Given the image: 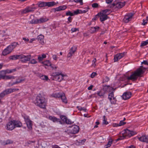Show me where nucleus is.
Returning <instances> with one entry per match:
<instances>
[{
	"instance_id": "aec40b11",
	"label": "nucleus",
	"mask_w": 148,
	"mask_h": 148,
	"mask_svg": "<svg viewBox=\"0 0 148 148\" xmlns=\"http://www.w3.org/2000/svg\"><path fill=\"white\" fill-rule=\"evenodd\" d=\"M37 38L40 43L42 45L44 43V36L43 35H40L38 36Z\"/></svg>"
},
{
	"instance_id": "7c9ffc66",
	"label": "nucleus",
	"mask_w": 148,
	"mask_h": 148,
	"mask_svg": "<svg viewBox=\"0 0 148 148\" xmlns=\"http://www.w3.org/2000/svg\"><path fill=\"white\" fill-rule=\"evenodd\" d=\"M113 141V140L111 138H110L109 139V140L107 144L105 145L106 148H108V147H110L112 144Z\"/></svg>"
},
{
	"instance_id": "3c124183",
	"label": "nucleus",
	"mask_w": 148,
	"mask_h": 148,
	"mask_svg": "<svg viewBox=\"0 0 148 148\" xmlns=\"http://www.w3.org/2000/svg\"><path fill=\"white\" fill-rule=\"evenodd\" d=\"M103 124L107 125L108 124V122L107 121V119H106V116H103Z\"/></svg>"
},
{
	"instance_id": "4468645a",
	"label": "nucleus",
	"mask_w": 148,
	"mask_h": 148,
	"mask_svg": "<svg viewBox=\"0 0 148 148\" xmlns=\"http://www.w3.org/2000/svg\"><path fill=\"white\" fill-rule=\"evenodd\" d=\"M98 15L100 17V20L101 22H103L106 20L108 18L107 15L100 12L98 14Z\"/></svg>"
},
{
	"instance_id": "6ab92c4d",
	"label": "nucleus",
	"mask_w": 148,
	"mask_h": 148,
	"mask_svg": "<svg viewBox=\"0 0 148 148\" xmlns=\"http://www.w3.org/2000/svg\"><path fill=\"white\" fill-rule=\"evenodd\" d=\"M99 27L98 26L91 27L90 29V32L91 33L93 34L99 30Z\"/></svg>"
},
{
	"instance_id": "e2e57ef3",
	"label": "nucleus",
	"mask_w": 148,
	"mask_h": 148,
	"mask_svg": "<svg viewBox=\"0 0 148 148\" xmlns=\"http://www.w3.org/2000/svg\"><path fill=\"white\" fill-rule=\"evenodd\" d=\"M124 139V137L123 136H119V137L116 140L117 141H118L120 140L123 139Z\"/></svg>"
},
{
	"instance_id": "9b49d317",
	"label": "nucleus",
	"mask_w": 148,
	"mask_h": 148,
	"mask_svg": "<svg viewBox=\"0 0 148 148\" xmlns=\"http://www.w3.org/2000/svg\"><path fill=\"white\" fill-rule=\"evenodd\" d=\"M13 120L9 121L6 124L7 129L9 130H12L15 128Z\"/></svg>"
},
{
	"instance_id": "2f4dec72",
	"label": "nucleus",
	"mask_w": 148,
	"mask_h": 148,
	"mask_svg": "<svg viewBox=\"0 0 148 148\" xmlns=\"http://www.w3.org/2000/svg\"><path fill=\"white\" fill-rule=\"evenodd\" d=\"M46 6L48 7L53 6L56 4V3L54 1L46 2Z\"/></svg>"
},
{
	"instance_id": "2eb2a0df",
	"label": "nucleus",
	"mask_w": 148,
	"mask_h": 148,
	"mask_svg": "<svg viewBox=\"0 0 148 148\" xmlns=\"http://www.w3.org/2000/svg\"><path fill=\"white\" fill-rule=\"evenodd\" d=\"M132 95L131 92H124L122 95L123 98L125 100L130 99Z\"/></svg>"
},
{
	"instance_id": "69168bd1",
	"label": "nucleus",
	"mask_w": 148,
	"mask_h": 148,
	"mask_svg": "<svg viewBox=\"0 0 148 148\" xmlns=\"http://www.w3.org/2000/svg\"><path fill=\"white\" fill-rule=\"evenodd\" d=\"M109 79V78L107 76L104 79V81L106 82H108Z\"/></svg>"
},
{
	"instance_id": "7ed1b4c3",
	"label": "nucleus",
	"mask_w": 148,
	"mask_h": 148,
	"mask_svg": "<svg viewBox=\"0 0 148 148\" xmlns=\"http://www.w3.org/2000/svg\"><path fill=\"white\" fill-rule=\"evenodd\" d=\"M107 3L110 4L111 8L115 7L118 9H120L123 7L125 3L124 1H115L112 3V1H106Z\"/></svg>"
},
{
	"instance_id": "c03bdc74",
	"label": "nucleus",
	"mask_w": 148,
	"mask_h": 148,
	"mask_svg": "<svg viewBox=\"0 0 148 148\" xmlns=\"http://www.w3.org/2000/svg\"><path fill=\"white\" fill-rule=\"evenodd\" d=\"M61 95L59 93H53L52 95V96L55 98H59Z\"/></svg>"
},
{
	"instance_id": "9d476101",
	"label": "nucleus",
	"mask_w": 148,
	"mask_h": 148,
	"mask_svg": "<svg viewBox=\"0 0 148 148\" xmlns=\"http://www.w3.org/2000/svg\"><path fill=\"white\" fill-rule=\"evenodd\" d=\"M134 14L130 13L126 15L123 19V21L125 23H128L129 21L131 20Z\"/></svg>"
},
{
	"instance_id": "473e14b6",
	"label": "nucleus",
	"mask_w": 148,
	"mask_h": 148,
	"mask_svg": "<svg viewBox=\"0 0 148 148\" xmlns=\"http://www.w3.org/2000/svg\"><path fill=\"white\" fill-rule=\"evenodd\" d=\"M145 135L143 134L140 137H138V140L140 141L143 142H145Z\"/></svg>"
},
{
	"instance_id": "de8ad7c7",
	"label": "nucleus",
	"mask_w": 148,
	"mask_h": 148,
	"mask_svg": "<svg viewBox=\"0 0 148 148\" xmlns=\"http://www.w3.org/2000/svg\"><path fill=\"white\" fill-rule=\"evenodd\" d=\"M77 108L80 111L83 110L84 112H86V109L85 108H82L79 106H77Z\"/></svg>"
},
{
	"instance_id": "338daca9",
	"label": "nucleus",
	"mask_w": 148,
	"mask_h": 148,
	"mask_svg": "<svg viewBox=\"0 0 148 148\" xmlns=\"http://www.w3.org/2000/svg\"><path fill=\"white\" fill-rule=\"evenodd\" d=\"M141 64H144L148 65V62L146 60L143 61L142 62H141Z\"/></svg>"
},
{
	"instance_id": "412c9836",
	"label": "nucleus",
	"mask_w": 148,
	"mask_h": 148,
	"mask_svg": "<svg viewBox=\"0 0 148 148\" xmlns=\"http://www.w3.org/2000/svg\"><path fill=\"white\" fill-rule=\"evenodd\" d=\"M33 11V9L29 7H27L25 9L23 10L21 12L23 14H26L29 12H31Z\"/></svg>"
},
{
	"instance_id": "e433bc0d",
	"label": "nucleus",
	"mask_w": 148,
	"mask_h": 148,
	"mask_svg": "<svg viewBox=\"0 0 148 148\" xmlns=\"http://www.w3.org/2000/svg\"><path fill=\"white\" fill-rule=\"evenodd\" d=\"M40 78L44 80H45L46 81H48V80H50L48 76L46 75H42L40 76Z\"/></svg>"
},
{
	"instance_id": "423d86ee",
	"label": "nucleus",
	"mask_w": 148,
	"mask_h": 148,
	"mask_svg": "<svg viewBox=\"0 0 148 148\" xmlns=\"http://www.w3.org/2000/svg\"><path fill=\"white\" fill-rule=\"evenodd\" d=\"M52 76L54 77L57 81L60 82L63 79L65 75L61 72H54L52 73Z\"/></svg>"
},
{
	"instance_id": "bb28decb",
	"label": "nucleus",
	"mask_w": 148,
	"mask_h": 148,
	"mask_svg": "<svg viewBox=\"0 0 148 148\" xmlns=\"http://www.w3.org/2000/svg\"><path fill=\"white\" fill-rule=\"evenodd\" d=\"M48 19L46 17H42L38 19L39 23H41L48 21Z\"/></svg>"
},
{
	"instance_id": "f704fd0d",
	"label": "nucleus",
	"mask_w": 148,
	"mask_h": 148,
	"mask_svg": "<svg viewBox=\"0 0 148 148\" xmlns=\"http://www.w3.org/2000/svg\"><path fill=\"white\" fill-rule=\"evenodd\" d=\"M101 12L107 15L111 12V10H110L106 9L102 10Z\"/></svg>"
},
{
	"instance_id": "393cba45",
	"label": "nucleus",
	"mask_w": 148,
	"mask_h": 148,
	"mask_svg": "<svg viewBox=\"0 0 148 148\" xmlns=\"http://www.w3.org/2000/svg\"><path fill=\"white\" fill-rule=\"evenodd\" d=\"M25 80V79H20L19 78H18L16 79V81L15 82H14L12 83L11 84V85L13 86L14 84H18L24 81Z\"/></svg>"
},
{
	"instance_id": "f257e3e1",
	"label": "nucleus",
	"mask_w": 148,
	"mask_h": 148,
	"mask_svg": "<svg viewBox=\"0 0 148 148\" xmlns=\"http://www.w3.org/2000/svg\"><path fill=\"white\" fill-rule=\"evenodd\" d=\"M35 103L36 106L40 108L45 109L47 106V102L43 95L39 94L36 97Z\"/></svg>"
},
{
	"instance_id": "09e8293b",
	"label": "nucleus",
	"mask_w": 148,
	"mask_h": 148,
	"mask_svg": "<svg viewBox=\"0 0 148 148\" xmlns=\"http://www.w3.org/2000/svg\"><path fill=\"white\" fill-rule=\"evenodd\" d=\"M30 63L32 64H35L37 63V62L36 59H33L30 60Z\"/></svg>"
},
{
	"instance_id": "ea45409f",
	"label": "nucleus",
	"mask_w": 148,
	"mask_h": 148,
	"mask_svg": "<svg viewBox=\"0 0 148 148\" xmlns=\"http://www.w3.org/2000/svg\"><path fill=\"white\" fill-rule=\"evenodd\" d=\"M15 79L14 76L12 75H5V79Z\"/></svg>"
},
{
	"instance_id": "20e7f679",
	"label": "nucleus",
	"mask_w": 148,
	"mask_h": 148,
	"mask_svg": "<svg viewBox=\"0 0 148 148\" xmlns=\"http://www.w3.org/2000/svg\"><path fill=\"white\" fill-rule=\"evenodd\" d=\"M18 43L14 42L8 46L2 52V55L6 56L10 53L18 45Z\"/></svg>"
},
{
	"instance_id": "0e129e2a",
	"label": "nucleus",
	"mask_w": 148,
	"mask_h": 148,
	"mask_svg": "<svg viewBox=\"0 0 148 148\" xmlns=\"http://www.w3.org/2000/svg\"><path fill=\"white\" fill-rule=\"evenodd\" d=\"M53 69H56L57 68V66H56L54 65H52L51 64V66H50Z\"/></svg>"
},
{
	"instance_id": "72a5a7b5",
	"label": "nucleus",
	"mask_w": 148,
	"mask_h": 148,
	"mask_svg": "<svg viewBox=\"0 0 148 148\" xmlns=\"http://www.w3.org/2000/svg\"><path fill=\"white\" fill-rule=\"evenodd\" d=\"M3 71H2L0 72V79H5V78L6 73H4V72H3Z\"/></svg>"
},
{
	"instance_id": "a211bd4d",
	"label": "nucleus",
	"mask_w": 148,
	"mask_h": 148,
	"mask_svg": "<svg viewBox=\"0 0 148 148\" xmlns=\"http://www.w3.org/2000/svg\"><path fill=\"white\" fill-rule=\"evenodd\" d=\"M13 120L15 128L16 127H21L22 126V124L20 121L15 120Z\"/></svg>"
},
{
	"instance_id": "39448f33",
	"label": "nucleus",
	"mask_w": 148,
	"mask_h": 148,
	"mask_svg": "<svg viewBox=\"0 0 148 148\" xmlns=\"http://www.w3.org/2000/svg\"><path fill=\"white\" fill-rule=\"evenodd\" d=\"M122 135L124 138L126 137H130L137 134V132L134 131H130L128 129L125 130L121 132Z\"/></svg>"
},
{
	"instance_id": "a18cd8bd",
	"label": "nucleus",
	"mask_w": 148,
	"mask_h": 148,
	"mask_svg": "<svg viewBox=\"0 0 148 148\" xmlns=\"http://www.w3.org/2000/svg\"><path fill=\"white\" fill-rule=\"evenodd\" d=\"M46 3L45 2H42L39 4V6L40 7H42L46 6Z\"/></svg>"
},
{
	"instance_id": "774afa93",
	"label": "nucleus",
	"mask_w": 148,
	"mask_h": 148,
	"mask_svg": "<svg viewBox=\"0 0 148 148\" xmlns=\"http://www.w3.org/2000/svg\"><path fill=\"white\" fill-rule=\"evenodd\" d=\"M145 142L147 143H148V136H146L145 135Z\"/></svg>"
},
{
	"instance_id": "0eeeda50",
	"label": "nucleus",
	"mask_w": 148,
	"mask_h": 148,
	"mask_svg": "<svg viewBox=\"0 0 148 148\" xmlns=\"http://www.w3.org/2000/svg\"><path fill=\"white\" fill-rule=\"evenodd\" d=\"M79 130V127L76 125H74L68 130V133L71 134H75L77 133Z\"/></svg>"
},
{
	"instance_id": "37998d69",
	"label": "nucleus",
	"mask_w": 148,
	"mask_h": 148,
	"mask_svg": "<svg viewBox=\"0 0 148 148\" xmlns=\"http://www.w3.org/2000/svg\"><path fill=\"white\" fill-rule=\"evenodd\" d=\"M112 104H115L116 103V100L115 97H113L112 99H110Z\"/></svg>"
},
{
	"instance_id": "4be33fe9",
	"label": "nucleus",
	"mask_w": 148,
	"mask_h": 148,
	"mask_svg": "<svg viewBox=\"0 0 148 148\" xmlns=\"http://www.w3.org/2000/svg\"><path fill=\"white\" fill-rule=\"evenodd\" d=\"M66 8V6L65 5H62L58 7L54 8V9L55 10V12L56 11H59L62 10H65Z\"/></svg>"
},
{
	"instance_id": "dca6fc26",
	"label": "nucleus",
	"mask_w": 148,
	"mask_h": 148,
	"mask_svg": "<svg viewBox=\"0 0 148 148\" xmlns=\"http://www.w3.org/2000/svg\"><path fill=\"white\" fill-rule=\"evenodd\" d=\"M61 119L64 122L67 124H71L72 122L69 120L67 119V117L65 116L61 115L60 116Z\"/></svg>"
},
{
	"instance_id": "680f3d73",
	"label": "nucleus",
	"mask_w": 148,
	"mask_h": 148,
	"mask_svg": "<svg viewBox=\"0 0 148 148\" xmlns=\"http://www.w3.org/2000/svg\"><path fill=\"white\" fill-rule=\"evenodd\" d=\"M98 4L97 3H94L92 4V6L93 8H97L98 7Z\"/></svg>"
},
{
	"instance_id": "f8f14e48",
	"label": "nucleus",
	"mask_w": 148,
	"mask_h": 148,
	"mask_svg": "<svg viewBox=\"0 0 148 148\" xmlns=\"http://www.w3.org/2000/svg\"><path fill=\"white\" fill-rule=\"evenodd\" d=\"M31 58V56L28 55L26 56L23 55H20V59H22V60L24 62H26L30 60Z\"/></svg>"
},
{
	"instance_id": "5fc2aeb1",
	"label": "nucleus",
	"mask_w": 148,
	"mask_h": 148,
	"mask_svg": "<svg viewBox=\"0 0 148 148\" xmlns=\"http://www.w3.org/2000/svg\"><path fill=\"white\" fill-rule=\"evenodd\" d=\"M126 124V122H124L123 121H120L119 123L118 124L119 126H121L123 125Z\"/></svg>"
},
{
	"instance_id": "864d4df0",
	"label": "nucleus",
	"mask_w": 148,
	"mask_h": 148,
	"mask_svg": "<svg viewBox=\"0 0 148 148\" xmlns=\"http://www.w3.org/2000/svg\"><path fill=\"white\" fill-rule=\"evenodd\" d=\"M6 95L7 94H6L5 91L4 90L3 92L0 93V98H2L3 97Z\"/></svg>"
},
{
	"instance_id": "c85d7f7f",
	"label": "nucleus",
	"mask_w": 148,
	"mask_h": 148,
	"mask_svg": "<svg viewBox=\"0 0 148 148\" xmlns=\"http://www.w3.org/2000/svg\"><path fill=\"white\" fill-rule=\"evenodd\" d=\"M60 98L63 102L66 103H67V100L64 95H61Z\"/></svg>"
},
{
	"instance_id": "bf43d9fd",
	"label": "nucleus",
	"mask_w": 148,
	"mask_h": 148,
	"mask_svg": "<svg viewBox=\"0 0 148 148\" xmlns=\"http://www.w3.org/2000/svg\"><path fill=\"white\" fill-rule=\"evenodd\" d=\"M97 75V74L95 72H93L91 75V77L92 78L94 77Z\"/></svg>"
},
{
	"instance_id": "603ef678",
	"label": "nucleus",
	"mask_w": 148,
	"mask_h": 148,
	"mask_svg": "<svg viewBox=\"0 0 148 148\" xmlns=\"http://www.w3.org/2000/svg\"><path fill=\"white\" fill-rule=\"evenodd\" d=\"M81 10H79V9H77L76 10L74 11L73 12V14L75 15H77L81 13Z\"/></svg>"
},
{
	"instance_id": "5701e85b",
	"label": "nucleus",
	"mask_w": 148,
	"mask_h": 148,
	"mask_svg": "<svg viewBox=\"0 0 148 148\" xmlns=\"http://www.w3.org/2000/svg\"><path fill=\"white\" fill-rule=\"evenodd\" d=\"M105 93V92L104 90H101L97 92V94L101 97H104Z\"/></svg>"
},
{
	"instance_id": "052dcab7",
	"label": "nucleus",
	"mask_w": 148,
	"mask_h": 148,
	"mask_svg": "<svg viewBox=\"0 0 148 148\" xmlns=\"http://www.w3.org/2000/svg\"><path fill=\"white\" fill-rule=\"evenodd\" d=\"M86 139H83V140H79V141H78V142L79 143H84L86 141Z\"/></svg>"
},
{
	"instance_id": "c756f323",
	"label": "nucleus",
	"mask_w": 148,
	"mask_h": 148,
	"mask_svg": "<svg viewBox=\"0 0 148 148\" xmlns=\"http://www.w3.org/2000/svg\"><path fill=\"white\" fill-rule=\"evenodd\" d=\"M49 118L50 120H51L54 122L60 121L59 119H58L54 116H49Z\"/></svg>"
},
{
	"instance_id": "f3484780",
	"label": "nucleus",
	"mask_w": 148,
	"mask_h": 148,
	"mask_svg": "<svg viewBox=\"0 0 148 148\" xmlns=\"http://www.w3.org/2000/svg\"><path fill=\"white\" fill-rule=\"evenodd\" d=\"M19 90L18 88H10L7 89L5 90L6 94L7 95L13 92Z\"/></svg>"
},
{
	"instance_id": "4c0bfd02",
	"label": "nucleus",
	"mask_w": 148,
	"mask_h": 148,
	"mask_svg": "<svg viewBox=\"0 0 148 148\" xmlns=\"http://www.w3.org/2000/svg\"><path fill=\"white\" fill-rule=\"evenodd\" d=\"M13 143V142L10 140H7L4 141L3 142V144L4 145H7L12 144Z\"/></svg>"
},
{
	"instance_id": "c9c22d12",
	"label": "nucleus",
	"mask_w": 148,
	"mask_h": 148,
	"mask_svg": "<svg viewBox=\"0 0 148 148\" xmlns=\"http://www.w3.org/2000/svg\"><path fill=\"white\" fill-rule=\"evenodd\" d=\"M42 63L45 66H51V63L48 60H47L42 62Z\"/></svg>"
},
{
	"instance_id": "4d7b16f0",
	"label": "nucleus",
	"mask_w": 148,
	"mask_h": 148,
	"mask_svg": "<svg viewBox=\"0 0 148 148\" xmlns=\"http://www.w3.org/2000/svg\"><path fill=\"white\" fill-rule=\"evenodd\" d=\"M74 1L77 3L79 4L80 5H82L83 4L82 1Z\"/></svg>"
},
{
	"instance_id": "f03ea898",
	"label": "nucleus",
	"mask_w": 148,
	"mask_h": 148,
	"mask_svg": "<svg viewBox=\"0 0 148 148\" xmlns=\"http://www.w3.org/2000/svg\"><path fill=\"white\" fill-rule=\"evenodd\" d=\"M146 68L143 66H140L136 71L133 73L129 77H128L127 79L128 80H130L134 81L136 80L137 78L141 76L146 70Z\"/></svg>"
},
{
	"instance_id": "13d9d810",
	"label": "nucleus",
	"mask_w": 148,
	"mask_h": 148,
	"mask_svg": "<svg viewBox=\"0 0 148 148\" xmlns=\"http://www.w3.org/2000/svg\"><path fill=\"white\" fill-rule=\"evenodd\" d=\"M77 31H79V29L78 28H73L71 29V31L72 33L75 32Z\"/></svg>"
},
{
	"instance_id": "a19ab883",
	"label": "nucleus",
	"mask_w": 148,
	"mask_h": 148,
	"mask_svg": "<svg viewBox=\"0 0 148 148\" xmlns=\"http://www.w3.org/2000/svg\"><path fill=\"white\" fill-rule=\"evenodd\" d=\"M97 62V60L96 58H94L93 60L92 61V64L91 66L92 67H95L96 66V62Z\"/></svg>"
},
{
	"instance_id": "cd10ccee",
	"label": "nucleus",
	"mask_w": 148,
	"mask_h": 148,
	"mask_svg": "<svg viewBox=\"0 0 148 148\" xmlns=\"http://www.w3.org/2000/svg\"><path fill=\"white\" fill-rule=\"evenodd\" d=\"M46 57V56L44 54H42L41 56H39L38 59L39 62H40L42 61L44 58H45Z\"/></svg>"
},
{
	"instance_id": "58836bf2",
	"label": "nucleus",
	"mask_w": 148,
	"mask_h": 148,
	"mask_svg": "<svg viewBox=\"0 0 148 148\" xmlns=\"http://www.w3.org/2000/svg\"><path fill=\"white\" fill-rule=\"evenodd\" d=\"M30 23L31 24L39 23L38 19H33L30 21Z\"/></svg>"
},
{
	"instance_id": "6e6d98bb",
	"label": "nucleus",
	"mask_w": 148,
	"mask_h": 148,
	"mask_svg": "<svg viewBox=\"0 0 148 148\" xmlns=\"http://www.w3.org/2000/svg\"><path fill=\"white\" fill-rule=\"evenodd\" d=\"M89 9L88 8H86L84 10H81V13H84L86 12Z\"/></svg>"
},
{
	"instance_id": "49530a36",
	"label": "nucleus",
	"mask_w": 148,
	"mask_h": 148,
	"mask_svg": "<svg viewBox=\"0 0 148 148\" xmlns=\"http://www.w3.org/2000/svg\"><path fill=\"white\" fill-rule=\"evenodd\" d=\"M66 15L67 16H71L74 15L73 13L71 12V11H69L66 13Z\"/></svg>"
},
{
	"instance_id": "a878e982",
	"label": "nucleus",
	"mask_w": 148,
	"mask_h": 148,
	"mask_svg": "<svg viewBox=\"0 0 148 148\" xmlns=\"http://www.w3.org/2000/svg\"><path fill=\"white\" fill-rule=\"evenodd\" d=\"M16 69H6L5 70H3V72H4V73H6V74L7 73H10L15 72L16 71Z\"/></svg>"
},
{
	"instance_id": "b1692460",
	"label": "nucleus",
	"mask_w": 148,
	"mask_h": 148,
	"mask_svg": "<svg viewBox=\"0 0 148 148\" xmlns=\"http://www.w3.org/2000/svg\"><path fill=\"white\" fill-rule=\"evenodd\" d=\"M20 55H14L10 56L9 58V59L10 60H16L20 59Z\"/></svg>"
},
{
	"instance_id": "6e6552de",
	"label": "nucleus",
	"mask_w": 148,
	"mask_h": 148,
	"mask_svg": "<svg viewBox=\"0 0 148 148\" xmlns=\"http://www.w3.org/2000/svg\"><path fill=\"white\" fill-rule=\"evenodd\" d=\"M24 118L27 128L29 130H31L32 128V121L30 120L28 116H25Z\"/></svg>"
},
{
	"instance_id": "1a4fd4ad",
	"label": "nucleus",
	"mask_w": 148,
	"mask_h": 148,
	"mask_svg": "<svg viewBox=\"0 0 148 148\" xmlns=\"http://www.w3.org/2000/svg\"><path fill=\"white\" fill-rule=\"evenodd\" d=\"M77 49V47L75 46L72 47L69 51L67 57V58H71L75 53Z\"/></svg>"
},
{
	"instance_id": "79ce46f5",
	"label": "nucleus",
	"mask_w": 148,
	"mask_h": 148,
	"mask_svg": "<svg viewBox=\"0 0 148 148\" xmlns=\"http://www.w3.org/2000/svg\"><path fill=\"white\" fill-rule=\"evenodd\" d=\"M148 44V40L142 42L141 43L140 46L141 47L145 46Z\"/></svg>"
},
{
	"instance_id": "ddd939ff",
	"label": "nucleus",
	"mask_w": 148,
	"mask_h": 148,
	"mask_svg": "<svg viewBox=\"0 0 148 148\" xmlns=\"http://www.w3.org/2000/svg\"><path fill=\"white\" fill-rule=\"evenodd\" d=\"M124 56V53H120L116 54L114 56V62H116L118 61L121 58Z\"/></svg>"
},
{
	"instance_id": "8fccbe9b",
	"label": "nucleus",
	"mask_w": 148,
	"mask_h": 148,
	"mask_svg": "<svg viewBox=\"0 0 148 148\" xmlns=\"http://www.w3.org/2000/svg\"><path fill=\"white\" fill-rule=\"evenodd\" d=\"M113 97H114V93L113 92H111L109 95L108 98L110 100L112 99Z\"/></svg>"
}]
</instances>
